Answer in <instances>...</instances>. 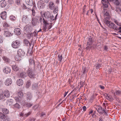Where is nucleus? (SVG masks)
<instances>
[{
    "instance_id": "nucleus-40",
    "label": "nucleus",
    "mask_w": 121,
    "mask_h": 121,
    "mask_svg": "<svg viewBox=\"0 0 121 121\" xmlns=\"http://www.w3.org/2000/svg\"><path fill=\"white\" fill-rule=\"evenodd\" d=\"M9 25L6 23L5 22L4 23L3 26L4 28H7L9 26Z\"/></svg>"
},
{
    "instance_id": "nucleus-51",
    "label": "nucleus",
    "mask_w": 121,
    "mask_h": 121,
    "mask_svg": "<svg viewBox=\"0 0 121 121\" xmlns=\"http://www.w3.org/2000/svg\"><path fill=\"white\" fill-rule=\"evenodd\" d=\"M32 15L34 16L35 15V10L33 9L32 10Z\"/></svg>"
},
{
    "instance_id": "nucleus-19",
    "label": "nucleus",
    "mask_w": 121,
    "mask_h": 121,
    "mask_svg": "<svg viewBox=\"0 0 121 121\" xmlns=\"http://www.w3.org/2000/svg\"><path fill=\"white\" fill-rule=\"evenodd\" d=\"M4 96L7 98H8L10 96V92L9 91L7 90H5L4 92Z\"/></svg>"
},
{
    "instance_id": "nucleus-22",
    "label": "nucleus",
    "mask_w": 121,
    "mask_h": 121,
    "mask_svg": "<svg viewBox=\"0 0 121 121\" xmlns=\"http://www.w3.org/2000/svg\"><path fill=\"white\" fill-rule=\"evenodd\" d=\"M42 1L40 0L38 1L37 4L39 8H42L43 7V5L41 2Z\"/></svg>"
},
{
    "instance_id": "nucleus-17",
    "label": "nucleus",
    "mask_w": 121,
    "mask_h": 121,
    "mask_svg": "<svg viewBox=\"0 0 121 121\" xmlns=\"http://www.w3.org/2000/svg\"><path fill=\"white\" fill-rule=\"evenodd\" d=\"M1 17L3 19H5L6 18V13L5 11H4L1 13Z\"/></svg>"
},
{
    "instance_id": "nucleus-48",
    "label": "nucleus",
    "mask_w": 121,
    "mask_h": 121,
    "mask_svg": "<svg viewBox=\"0 0 121 121\" xmlns=\"http://www.w3.org/2000/svg\"><path fill=\"white\" fill-rule=\"evenodd\" d=\"M101 66V65L100 64H97L96 65V68L97 69L100 68Z\"/></svg>"
},
{
    "instance_id": "nucleus-25",
    "label": "nucleus",
    "mask_w": 121,
    "mask_h": 121,
    "mask_svg": "<svg viewBox=\"0 0 121 121\" xmlns=\"http://www.w3.org/2000/svg\"><path fill=\"white\" fill-rule=\"evenodd\" d=\"M2 112L4 113V114H8L9 113V111L8 110L5 108L3 109Z\"/></svg>"
},
{
    "instance_id": "nucleus-43",
    "label": "nucleus",
    "mask_w": 121,
    "mask_h": 121,
    "mask_svg": "<svg viewBox=\"0 0 121 121\" xmlns=\"http://www.w3.org/2000/svg\"><path fill=\"white\" fill-rule=\"evenodd\" d=\"M106 99H111V100H112L113 99H112V96H107L106 97Z\"/></svg>"
},
{
    "instance_id": "nucleus-35",
    "label": "nucleus",
    "mask_w": 121,
    "mask_h": 121,
    "mask_svg": "<svg viewBox=\"0 0 121 121\" xmlns=\"http://www.w3.org/2000/svg\"><path fill=\"white\" fill-rule=\"evenodd\" d=\"M21 98H20L18 96L15 97V99L16 100L17 102H19L21 101Z\"/></svg>"
},
{
    "instance_id": "nucleus-10",
    "label": "nucleus",
    "mask_w": 121,
    "mask_h": 121,
    "mask_svg": "<svg viewBox=\"0 0 121 121\" xmlns=\"http://www.w3.org/2000/svg\"><path fill=\"white\" fill-rule=\"evenodd\" d=\"M14 32L15 34L17 35H20L21 33V29L18 28L15 29Z\"/></svg>"
},
{
    "instance_id": "nucleus-36",
    "label": "nucleus",
    "mask_w": 121,
    "mask_h": 121,
    "mask_svg": "<svg viewBox=\"0 0 121 121\" xmlns=\"http://www.w3.org/2000/svg\"><path fill=\"white\" fill-rule=\"evenodd\" d=\"M103 5L105 8H107L108 7V3L107 2H105L104 3H103Z\"/></svg>"
},
{
    "instance_id": "nucleus-45",
    "label": "nucleus",
    "mask_w": 121,
    "mask_h": 121,
    "mask_svg": "<svg viewBox=\"0 0 121 121\" xmlns=\"http://www.w3.org/2000/svg\"><path fill=\"white\" fill-rule=\"evenodd\" d=\"M114 21V22L117 25H120V23H119L117 21V20L116 19H114L113 20Z\"/></svg>"
},
{
    "instance_id": "nucleus-56",
    "label": "nucleus",
    "mask_w": 121,
    "mask_h": 121,
    "mask_svg": "<svg viewBox=\"0 0 121 121\" xmlns=\"http://www.w3.org/2000/svg\"><path fill=\"white\" fill-rule=\"evenodd\" d=\"M3 121H11L10 119L8 118H7L6 119L4 120Z\"/></svg>"
},
{
    "instance_id": "nucleus-6",
    "label": "nucleus",
    "mask_w": 121,
    "mask_h": 121,
    "mask_svg": "<svg viewBox=\"0 0 121 121\" xmlns=\"http://www.w3.org/2000/svg\"><path fill=\"white\" fill-rule=\"evenodd\" d=\"M12 81L10 78H8L6 79L5 81L4 84L7 86L10 85L12 83Z\"/></svg>"
},
{
    "instance_id": "nucleus-26",
    "label": "nucleus",
    "mask_w": 121,
    "mask_h": 121,
    "mask_svg": "<svg viewBox=\"0 0 121 121\" xmlns=\"http://www.w3.org/2000/svg\"><path fill=\"white\" fill-rule=\"evenodd\" d=\"M38 84H33L32 88V89L33 90H35L36 89H37V88H38Z\"/></svg>"
},
{
    "instance_id": "nucleus-55",
    "label": "nucleus",
    "mask_w": 121,
    "mask_h": 121,
    "mask_svg": "<svg viewBox=\"0 0 121 121\" xmlns=\"http://www.w3.org/2000/svg\"><path fill=\"white\" fill-rule=\"evenodd\" d=\"M27 18V16L25 15H23V16L22 19L23 20H25Z\"/></svg>"
},
{
    "instance_id": "nucleus-28",
    "label": "nucleus",
    "mask_w": 121,
    "mask_h": 121,
    "mask_svg": "<svg viewBox=\"0 0 121 121\" xmlns=\"http://www.w3.org/2000/svg\"><path fill=\"white\" fill-rule=\"evenodd\" d=\"M14 107L15 108L18 109L21 108L20 105L17 103H16L14 105Z\"/></svg>"
},
{
    "instance_id": "nucleus-37",
    "label": "nucleus",
    "mask_w": 121,
    "mask_h": 121,
    "mask_svg": "<svg viewBox=\"0 0 121 121\" xmlns=\"http://www.w3.org/2000/svg\"><path fill=\"white\" fill-rule=\"evenodd\" d=\"M58 58L59 60H60V62H61L62 58V55H59L58 56Z\"/></svg>"
},
{
    "instance_id": "nucleus-15",
    "label": "nucleus",
    "mask_w": 121,
    "mask_h": 121,
    "mask_svg": "<svg viewBox=\"0 0 121 121\" xmlns=\"http://www.w3.org/2000/svg\"><path fill=\"white\" fill-rule=\"evenodd\" d=\"M48 5L49 9L51 10L53 9L55 7V5L54 3L52 2H49Z\"/></svg>"
},
{
    "instance_id": "nucleus-29",
    "label": "nucleus",
    "mask_w": 121,
    "mask_h": 121,
    "mask_svg": "<svg viewBox=\"0 0 121 121\" xmlns=\"http://www.w3.org/2000/svg\"><path fill=\"white\" fill-rule=\"evenodd\" d=\"M17 95L19 97L22 98L23 95V94L22 92L21 91H19L17 93Z\"/></svg>"
},
{
    "instance_id": "nucleus-32",
    "label": "nucleus",
    "mask_w": 121,
    "mask_h": 121,
    "mask_svg": "<svg viewBox=\"0 0 121 121\" xmlns=\"http://www.w3.org/2000/svg\"><path fill=\"white\" fill-rule=\"evenodd\" d=\"M26 104V106L28 108L30 107L33 105L32 104L30 103H27Z\"/></svg>"
},
{
    "instance_id": "nucleus-57",
    "label": "nucleus",
    "mask_w": 121,
    "mask_h": 121,
    "mask_svg": "<svg viewBox=\"0 0 121 121\" xmlns=\"http://www.w3.org/2000/svg\"><path fill=\"white\" fill-rule=\"evenodd\" d=\"M121 8H120L119 7H117L116 10L117 11H121Z\"/></svg>"
},
{
    "instance_id": "nucleus-14",
    "label": "nucleus",
    "mask_w": 121,
    "mask_h": 121,
    "mask_svg": "<svg viewBox=\"0 0 121 121\" xmlns=\"http://www.w3.org/2000/svg\"><path fill=\"white\" fill-rule=\"evenodd\" d=\"M4 34V36L6 37H9L11 35V33L8 31H6L5 30H3Z\"/></svg>"
},
{
    "instance_id": "nucleus-61",
    "label": "nucleus",
    "mask_w": 121,
    "mask_h": 121,
    "mask_svg": "<svg viewBox=\"0 0 121 121\" xmlns=\"http://www.w3.org/2000/svg\"><path fill=\"white\" fill-rule=\"evenodd\" d=\"M18 56H16L15 57V60H16L17 61L18 60H21V59H20L19 58H18Z\"/></svg>"
},
{
    "instance_id": "nucleus-31",
    "label": "nucleus",
    "mask_w": 121,
    "mask_h": 121,
    "mask_svg": "<svg viewBox=\"0 0 121 121\" xmlns=\"http://www.w3.org/2000/svg\"><path fill=\"white\" fill-rule=\"evenodd\" d=\"M31 85L30 81H27L26 83V87L27 88H29L30 86Z\"/></svg>"
},
{
    "instance_id": "nucleus-21",
    "label": "nucleus",
    "mask_w": 121,
    "mask_h": 121,
    "mask_svg": "<svg viewBox=\"0 0 121 121\" xmlns=\"http://www.w3.org/2000/svg\"><path fill=\"white\" fill-rule=\"evenodd\" d=\"M26 97L27 101H29L31 100L32 98V95L30 93H28Z\"/></svg>"
},
{
    "instance_id": "nucleus-5",
    "label": "nucleus",
    "mask_w": 121,
    "mask_h": 121,
    "mask_svg": "<svg viewBox=\"0 0 121 121\" xmlns=\"http://www.w3.org/2000/svg\"><path fill=\"white\" fill-rule=\"evenodd\" d=\"M43 22L44 25L43 27V30L44 31H46L47 28V26L49 25V23L47 21L43 18Z\"/></svg>"
},
{
    "instance_id": "nucleus-47",
    "label": "nucleus",
    "mask_w": 121,
    "mask_h": 121,
    "mask_svg": "<svg viewBox=\"0 0 121 121\" xmlns=\"http://www.w3.org/2000/svg\"><path fill=\"white\" fill-rule=\"evenodd\" d=\"M4 97L3 94H1L0 95V99L3 100L4 99Z\"/></svg>"
},
{
    "instance_id": "nucleus-4",
    "label": "nucleus",
    "mask_w": 121,
    "mask_h": 121,
    "mask_svg": "<svg viewBox=\"0 0 121 121\" xmlns=\"http://www.w3.org/2000/svg\"><path fill=\"white\" fill-rule=\"evenodd\" d=\"M18 55L19 57H22L25 55V53L24 51L21 49H19L18 51Z\"/></svg>"
},
{
    "instance_id": "nucleus-42",
    "label": "nucleus",
    "mask_w": 121,
    "mask_h": 121,
    "mask_svg": "<svg viewBox=\"0 0 121 121\" xmlns=\"http://www.w3.org/2000/svg\"><path fill=\"white\" fill-rule=\"evenodd\" d=\"M58 8H55L53 10V12L54 13H57L58 11Z\"/></svg>"
},
{
    "instance_id": "nucleus-2",
    "label": "nucleus",
    "mask_w": 121,
    "mask_h": 121,
    "mask_svg": "<svg viewBox=\"0 0 121 121\" xmlns=\"http://www.w3.org/2000/svg\"><path fill=\"white\" fill-rule=\"evenodd\" d=\"M24 41L25 45L27 46H30L28 49L27 52L28 53L30 54L33 48V45H32V44L30 43L29 41L26 39H24Z\"/></svg>"
},
{
    "instance_id": "nucleus-27",
    "label": "nucleus",
    "mask_w": 121,
    "mask_h": 121,
    "mask_svg": "<svg viewBox=\"0 0 121 121\" xmlns=\"http://www.w3.org/2000/svg\"><path fill=\"white\" fill-rule=\"evenodd\" d=\"M103 21L104 23L108 26V25H109L111 22L108 21V20H106L105 18H104V19Z\"/></svg>"
},
{
    "instance_id": "nucleus-44",
    "label": "nucleus",
    "mask_w": 121,
    "mask_h": 121,
    "mask_svg": "<svg viewBox=\"0 0 121 121\" xmlns=\"http://www.w3.org/2000/svg\"><path fill=\"white\" fill-rule=\"evenodd\" d=\"M51 17V21H53L54 20H55L56 18H55L54 16L53 15H52V17Z\"/></svg>"
},
{
    "instance_id": "nucleus-30",
    "label": "nucleus",
    "mask_w": 121,
    "mask_h": 121,
    "mask_svg": "<svg viewBox=\"0 0 121 121\" xmlns=\"http://www.w3.org/2000/svg\"><path fill=\"white\" fill-rule=\"evenodd\" d=\"M30 64L31 65H35V63L32 58H30L29 60Z\"/></svg>"
},
{
    "instance_id": "nucleus-38",
    "label": "nucleus",
    "mask_w": 121,
    "mask_h": 121,
    "mask_svg": "<svg viewBox=\"0 0 121 121\" xmlns=\"http://www.w3.org/2000/svg\"><path fill=\"white\" fill-rule=\"evenodd\" d=\"M10 19L13 20H15L16 19L15 17L13 16H10Z\"/></svg>"
},
{
    "instance_id": "nucleus-24",
    "label": "nucleus",
    "mask_w": 121,
    "mask_h": 121,
    "mask_svg": "<svg viewBox=\"0 0 121 121\" xmlns=\"http://www.w3.org/2000/svg\"><path fill=\"white\" fill-rule=\"evenodd\" d=\"M12 68L13 70L15 71H17L19 69V68L16 65H13L12 66Z\"/></svg>"
},
{
    "instance_id": "nucleus-33",
    "label": "nucleus",
    "mask_w": 121,
    "mask_h": 121,
    "mask_svg": "<svg viewBox=\"0 0 121 121\" xmlns=\"http://www.w3.org/2000/svg\"><path fill=\"white\" fill-rule=\"evenodd\" d=\"M3 60L6 62H9V59L8 58H7L6 57H3Z\"/></svg>"
},
{
    "instance_id": "nucleus-63",
    "label": "nucleus",
    "mask_w": 121,
    "mask_h": 121,
    "mask_svg": "<svg viewBox=\"0 0 121 121\" xmlns=\"http://www.w3.org/2000/svg\"><path fill=\"white\" fill-rule=\"evenodd\" d=\"M109 69L108 70V72L109 73H111V69L110 67H109Z\"/></svg>"
},
{
    "instance_id": "nucleus-20",
    "label": "nucleus",
    "mask_w": 121,
    "mask_h": 121,
    "mask_svg": "<svg viewBox=\"0 0 121 121\" xmlns=\"http://www.w3.org/2000/svg\"><path fill=\"white\" fill-rule=\"evenodd\" d=\"M26 73L24 72H22L18 74L19 76L21 77L24 78L26 76Z\"/></svg>"
},
{
    "instance_id": "nucleus-54",
    "label": "nucleus",
    "mask_w": 121,
    "mask_h": 121,
    "mask_svg": "<svg viewBox=\"0 0 121 121\" xmlns=\"http://www.w3.org/2000/svg\"><path fill=\"white\" fill-rule=\"evenodd\" d=\"M20 0H16V3L17 5H18L20 4Z\"/></svg>"
},
{
    "instance_id": "nucleus-64",
    "label": "nucleus",
    "mask_w": 121,
    "mask_h": 121,
    "mask_svg": "<svg viewBox=\"0 0 121 121\" xmlns=\"http://www.w3.org/2000/svg\"><path fill=\"white\" fill-rule=\"evenodd\" d=\"M35 119L33 118H30V121H35Z\"/></svg>"
},
{
    "instance_id": "nucleus-23",
    "label": "nucleus",
    "mask_w": 121,
    "mask_h": 121,
    "mask_svg": "<svg viewBox=\"0 0 121 121\" xmlns=\"http://www.w3.org/2000/svg\"><path fill=\"white\" fill-rule=\"evenodd\" d=\"M6 3L5 1L4 0L1 2V6L2 8L6 6Z\"/></svg>"
},
{
    "instance_id": "nucleus-8",
    "label": "nucleus",
    "mask_w": 121,
    "mask_h": 121,
    "mask_svg": "<svg viewBox=\"0 0 121 121\" xmlns=\"http://www.w3.org/2000/svg\"><path fill=\"white\" fill-rule=\"evenodd\" d=\"M44 17L46 18H50L51 16V14L50 12L47 11L44 13Z\"/></svg>"
},
{
    "instance_id": "nucleus-13",
    "label": "nucleus",
    "mask_w": 121,
    "mask_h": 121,
    "mask_svg": "<svg viewBox=\"0 0 121 121\" xmlns=\"http://www.w3.org/2000/svg\"><path fill=\"white\" fill-rule=\"evenodd\" d=\"M13 99H9L7 100L6 103L7 105L10 106L13 104Z\"/></svg>"
},
{
    "instance_id": "nucleus-12",
    "label": "nucleus",
    "mask_w": 121,
    "mask_h": 121,
    "mask_svg": "<svg viewBox=\"0 0 121 121\" xmlns=\"http://www.w3.org/2000/svg\"><path fill=\"white\" fill-rule=\"evenodd\" d=\"M95 108L98 112L100 113H103V111L102 110V108L99 106H96Z\"/></svg>"
},
{
    "instance_id": "nucleus-3",
    "label": "nucleus",
    "mask_w": 121,
    "mask_h": 121,
    "mask_svg": "<svg viewBox=\"0 0 121 121\" xmlns=\"http://www.w3.org/2000/svg\"><path fill=\"white\" fill-rule=\"evenodd\" d=\"M20 45V42L17 40L13 41L12 44V47L14 48H17L19 47Z\"/></svg>"
},
{
    "instance_id": "nucleus-16",
    "label": "nucleus",
    "mask_w": 121,
    "mask_h": 121,
    "mask_svg": "<svg viewBox=\"0 0 121 121\" xmlns=\"http://www.w3.org/2000/svg\"><path fill=\"white\" fill-rule=\"evenodd\" d=\"M17 84L19 86H21L23 84V81L22 79H19L17 81Z\"/></svg>"
},
{
    "instance_id": "nucleus-34",
    "label": "nucleus",
    "mask_w": 121,
    "mask_h": 121,
    "mask_svg": "<svg viewBox=\"0 0 121 121\" xmlns=\"http://www.w3.org/2000/svg\"><path fill=\"white\" fill-rule=\"evenodd\" d=\"M5 115L2 113L0 112V118L3 119L5 118Z\"/></svg>"
},
{
    "instance_id": "nucleus-58",
    "label": "nucleus",
    "mask_w": 121,
    "mask_h": 121,
    "mask_svg": "<svg viewBox=\"0 0 121 121\" xmlns=\"http://www.w3.org/2000/svg\"><path fill=\"white\" fill-rule=\"evenodd\" d=\"M88 41L90 43H91L92 42V38L91 37H90L88 38Z\"/></svg>"
},
{
    "instance_id": "nucleus-18",
    "label": "nucleus",
    "mask_w": 121,
    "mask_h": 121,
    "mask_svg": "<svg viewBox=\"0 0 121 121\" xmlns=\"http://www.w3.org/2000/svg\"><path fill=\"white\" fill-rule=\"evenodd\" d=\"M102 13L103 14L104 16L105 17V16H109V14L108 12L106 9H104L103 10Z\"/></svg>"
},
{
    "instance_id": "nucleus-11",
    "label": "nucleus",
    "mask_w": 121,
    "mask_h": 121,
    "mask_svg": "<svg viewBox=\"0 0 121 121\" xmlns=\"http://www.w3.org/2000/svg\"><path fill=\"white\" fill-rule=\"evenodd\" d=\"M11 70L9 67H6L3 70L4 72L6 74H8L9 73Z\"/></svg>"
},
{
    "instance_id": "nucleus-60",
    "label": "nucleus",
    "mask_w": 121,
    "mask_h": 121,
    "mask_svg": "<svg viewBox=\"0 0 121 121\" xmlns=\"http://www.w3.org/2000/svg\"><path fill=\"white\" fill-rule=\"evenodd\" d=\"M31 112H29L27 114H25L24 115L26 116L27 117L29 116V115H30V114H31Z\"/></svg>"
},
{
    "instance_id": "nucleus-59",
    "label": "nucleus",
    "mask_w": 121,
    "mask_h": 121,
    "mask_svg": "<svg viewBox=\"0 0 121 121\" xmlns=\"http://www.w3.org/2000/svg\"><path fill=\"white\" fill-rule=\"evenodd\" d=\"M38 105H36L33 107V108L34 109H35V110L37 108H38Z\"/></svg>"
},
{
    "instance_id": "nucleus-39",
    "label": "nucleus",
    "mask_w": 121,
    "mask_h": 121,
    "mask_svg": "<svg viewBox=\"0 0 121 121\" xmlns=\"http://www.w3.org/2000/svg\"><path fill=\"white\" fill-rule=\"evenodd\" d=\"M32 35V33L28 34L26 35L27 37L29 39L30 38Z\"/></svg>"
},
{
    "instance_id": "nucleus-62",
    "label": "nucleus",
    "mask_w": 121,
    "mask_h": 121,
    "mask_svg": "<svg viewBox=\"0 0 121 121\" xmlns=\"http://www.w3.org/2000/svg\"><path fill=\"white\" fill-rule=\"evenodd\" d=\"M45 115V114L44 113L42 112L41 114V115L40 117H44V116Z\"/></svg>"
},
{
    "instance_id": "nucleus-41",
    "label": "nucleus",
    "mask_w": 121,
    "mask_h": 121,
    "mask_svg": "<svg viewBox=\"0 0 121 121\" xmlns=\"http://www.w3.org/2000/svg\"><path fill=\"white\" fill-rule=\"evenodd\" d=\"M114 3L115 4L117 5H119L120 4V3L118 0H115Z\"/></svg>"
},
{
    "instance_id": "nucleus-53",
    "label": "nucleus",
    "mask_w": 121,
    "mask_h": 121,
    "mask_svg": "<svg viewBox=\"0 0 121 121\" xmlns=\"http://www.w3.org/2000/svg\"><path fill=\"white\" fill-rule=\"evenodd\" d=\"M42 16H38V19H39V21H40V22H41L42 21Z\"/></svg>"
},
{
    "instance_id": "nucleus-52",
    "label": "nucleus",
    "mask_w": 121,
    "mask_h": 121,
    "mask_svg": "<svg viewBox=\"0 0 121 121\" xmlns=\"http://www.w3.org/2000/svg\"><path fill=\"white\" fill-rule=\"evenodd\" d=\"M8 2L10 4H13V0H8Z\"/></svg>"
},
{
    "instance_id": "nucleus-1",
    "label": "nucleus",
    "mask_w": 121,
    "mask_h": 121,
    "mask_svg": "<svg viewBox=\"0 0 121 121\" xmlns=\"http://www.w3.org/2000/svg\"><path fill=\"white\" fill-rule=\"evenodd\" d=\"M108 26L110 28L114 29L115 30H119L118 32L121 33V27H119L117 28V26L115 25L113 23L111 22L108 25Z\"/></svg>"
},
{
    "instance_id": "nucleus-49",
    "label": "nucleus",
    "mask_w": 121,
    "mask_h": 121,
    "mask_svg": "<svg viewBox=\"0 0 121 121\" xmlns=\"http://www.w3.org/2000/svg\"><path fill=\"white\" fill-rule=\"evenodd\" d=\"M3 38L1 36H0V43H1L3 42Z\"/></svg>"
},
{
    "instance_id": "nucleus-46",
    "label": "nucleus",
    "mask_w": 121,
    "mask_h": 121,
    "mask_svg": "<svg viewBox=\"0 0 121 121\" xmlns=\"http://www.w3.org/2000/svg\"><path fill=\"white\" fill-rule=\"evenodd\" d=\"M115 93L117 95H119L121 93V92L119 90H117L116 91Z\"/></svg>"
},
{
    "instance_id": "nucleus-50",
    "label": "nucleus",
    "mask_w": 121,
    "mask_h": 121,
    "mask_svg": "<svg viewBox=\"0 0 121 121\" xmlns=\"http://www.w3.org/2000/svg\"><path fill=\"white\" fill-rule=\"evenodd\" d=\"M35 20H34L33 18H32V23L33 26H35Z\"/></svg>"
},
{
    "instance_id": "nucleus-7",
    "label": "nucleus",
    "mask_w": 121,
    "mask_h": 121,
    "mask_svg": "<svg viewBox=\"0 0 121 121\" xmlns=\"http://www.w3.org/2000/svg\"><path fill=\"white\" fill-rule=\"evenodd\" d=\"M28 76L30 78H34L35 77V74L34 71L32 70H29L28 71Z\"/></svg>"
},
{
    "instance_id": "nucleus-9",
    "label": "nucleus",
    "mask_w": 121,
    "mask_h": 121,
    "mask_svg": "<svg viewBox=\"0 0 121 121\" xmlns=\"http://www.w3.org/2000/svg\"><path fill=\"white\" fill-rule=\"evenodd\" d=\"M88 71V68L87 66H83L82 68V72L83 74H85Z\"/></svg>"
}]
</instances>
